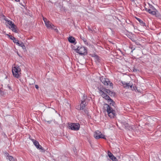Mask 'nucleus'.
Instances as JSON below:
<instances>
[{"mask_svg": "<svg viewBox=\"0 0 161 161\" xmlns=\"http://www.w3.org/2000/svg\"><path fill=\"white\" fill-rule=\"evenodd\" d=\"M21 69L19 66L17 65L13 67L12 72L14 77L18 78L19 77V74H20Z\"/></svg>", "mask_w": 161, "mask_h": 161, "instance_id": "1", "label": "nucleus"}, {"mask_svg": "<svg viewBox=\"0 0 161 161\" xmlns=\"http://www.w3.org/2000/svg\"><path fill=\"white\" fill-rule=\"evenodd\" d=\"M75 50L76 52L81 55H85L87 52V50L85 48L81 46H78Z\"/></svg>", "mask_w": 161, "mask_h": 161, "instance_id": "2", "label": "nucleus"}, {"mask_svg": "<svg viewBox=\"0 0 161 161\" xmlns=\"http://www.w3.org/2000/svg\"><path fill=\"white\" fill-rule=\"evenodd\" d=\"M100 80L106 86L109 85L110 86H113L112 83L108 79L102 77H100Z\"/></svg>", "mask_w": 161, "mask_h": 161, "instance_id": "3", "label": "nucleus"}, {"mask_svg": "<svg viewBox=\"0 0 161 161\" xmlns=\"http://www.w3.org/2000/svg\"><path fill=\"white\" fill-rule=\"evenodd\" d=\"M80 127V125L78 123H71L69 125V127L72 130H78Z\"/></svg>", "mask_w": 161, "mask_h": 161, "instance_id": "4", "label": "nucleus"}, {"mask_svg": "<svg viewBox=\"0 0 161 161\" xmlns=\"http://www.w3.org/2000/svg\"><path fill=\"white\" fill-rule=\"evenodd\" d=\"M94 137L97 139H98L100 138L105 139V136L102 134L100 131L99 130H97L94 133Z\"/></svg>", "mask_w": 161, "mask_h": 161, "instance_id": "5", "label": "nucleus"}, {"mask_svg": "<svg viewBox=\"0 0 161 161\" xmlns=\"http://www.w3.org/2000/svg\"><path fill=\"white\" fill-rule=\"evenodd\" d=\"M32 140L34 144L37 149L41 150L42 152H44L45 151L44 149L39 144L38 142L34 140L33 139H32Z\"/></svg>", "mask_w": 161, "mask_h": 161, "instance_id": "6", "label": "nucleus"}, {"mask_svg": "<svg viewBox=\"0 0 161 161\" xmlns=\"http://www.w3.org/2000/svg\"><path fill=\"white\" fill-rule=\"evenodd\" d=\"M121 83L124 87L127 88H132L133 86L132 84L130 82L127 83L125 81H122Z\"/></svg>", "mask_w": 161, "mask_h": 161, "instance_id": "7", "label": "nucleus"}, {"mask_svg": "<svg viewBox=\"0 0 161 161\" xmlns=\"http://www.w3.org/2000/svg\"><path fill=\"white\" fill-rule=\"evenodd\" d=\"M45 24L47 27L49 29L53 28V27H54V25L49 21H48L47 22H45Z\"/></svg>", "mask_w": 161, "mask_h": 161, "instance_id": "8", "label": "nucleus"}, {"mask_svg": "<svg viewBox=\"0 0 161 161\" xmlns=\"http://www.w3.org/2000/svg\"><path fill=\"white\" fill-rule=\"evenodd\" d=\"M145 9L146 11L152 15H154L156 14V12L155 11L151 9H148L146 8H145Z\"/></svg>", "mask_w": 161, "mask_h": 161, "instance_id": "9", "label": "nucleus"}, {"mask_svg": "<svg viewBox=\"0 0 161 161\" xmlns=\"http://www.w3.org/2000/svg\"><path fill=\"white\" fill-rule=\"evenodd\" d=\"M16 26L14 24H13L9 28H10L13 32H14L15 33H18V31L16 28Z\"/></svg>", "mask_w": 161, "mask_h": 161, "instance_id": "10", "label": "nucleus"}, {"mask_svg": "<svg viewBox=\"0 0 161 161\" xmlns=\"http://www.w3.org/2000/svg\"><path fill=\"white\" fill-rule=\"evenodd\" d=\"M104 98L105 99L108 100V102L110 103V104H112V105H113V104L114 103V102L113 100L110 98L107 95Z\"/></svg>", "mask_w": 161, "mask_h": 161, "instance_id": "11", "label": "nucleus"}, {"mask_svg": "<svg viewBox=\"0 0 161 161\" xmlns=\"http://www.w3.org/2000/svg\"><path fill=\"white\" fill-rule=\"evenodd\" d=\"M86 105V103L85 101H81V103L80 104V109H83Z\"/></svg>", "mask_w": 161, "mask_h": 161, "instance_id": "12", "label": "nucleus"}, {"mask_svg": "<svg viewBox=\"0 0 161 161\" xmlns=\"http://www.w3.org/2000/svg\"><path fill=\"white\" fill-rule=\"evenodd\" d=\"M94 58L96 64H98L100 62L101 60L100 58L97 56H96L94 57Z\"/></svg>", "mask_w": 161, "mask_h": 161, "instance_id": "13", "label": "nucleus"}, {"mask_svg": "<svg viewBox=\"0 0 161 161\" xmlns=\"http://www.w3.org/2000/svg\"><path fill=\"white\" fill-rule=\"evenodd\" d=\"M107 106V112L108 113L110 112H112V111H114V110L112 108H111L109 106L108 104H106Z\"/></svg>", "mask_w": 161, "mask_h": 161, "instance_id": "14", "label": "nucleus"}, {"mask_svg": "<svg viewBox=\"0 0 161 161\" xmlns=\"http://www.w3.org/2000/svg\"><path fill=\"white\" fill-rule=\"evenodd\" d=\"M108 116H109V117H110V118H114V116H115V111H112V112H110L109 113H108Z\"/></svg>", "mask_w": 161, "mask_h": 161, "instance_id": "15", "label": "nucleus"}, {"mask_svg": "<svg viewBox=\"0 0 161 161\" xmlns=\"http://www.w3.org/2000/svg\"><path fill=\"white\" fill-rule=\"evenodd\" d=\"M68 39L69 41L72 43H74L75 40V38L72 36L70 37Z\"/></svg>", "mask_w": 161, "mask_h": 161, "instance_id": "16", "label": "nucleus"}, {"mask_svg": "<svg viewBox=\"0 0 161 161\" xmlns=\"http://www.w3.org/2000/svg\"><path fill=\"white\" fill-rule=\"evenodd\" d=\"M19 46L21 47L24 50H26V47L24 43L21 42H19V44H18Z\"/></svg>", "mask_w": 161, "mask_h": 161, "instance_id": "17", "label": "nucleus"}, {"mask_svg": "<svg viewBox=\"0 0 161 161\" xmlns=\"http://www.w3.org/2000/svg\"><path fill=\"white\" fill-rule=\"evenodd\" d=\"M4 20L7 22L8 24L10 26L14 24V23H13L11 21L8 20L7 19H5Z\"/></svg>", "mask_w": 161, "mask_h": 161, "instance_id": "18", "label": "nucleus"}, {"mask_svg": "<svg viewBox=\"0 0 161 161\" xmlns=\"http://www.w3.org/2000/svg\"><path fill=\"white\" fill-rule=\"evenodd\" d=\"M139 21L141 25L143 26H144L145 25V24L143 22V21L140 19L136 18Z\"/></svg>", "mask_w": 161, "mask_h": 161, "instance_id": "19", "label": "nucleus"}, {"mask_svg": "<svg viewBox=\"0 0 161 161\" xmlns=\"http://www.w3.org/2000/svg\"><path fill=\"white\" fill-rule=\"evenodd\" d=\"M105 92H106L109 95H111L112 94V92L110 90L108 89H105L104 90Z\"/></svg>", "mask_w": 161, "mask_h": 161, "instance_id": "20", "label": "nucleus"}, {"mask_svg": "<svg viewBox=\"0 0 161 161\" xmlns=\"http://www.w3.org/2000/svg\"><path fill=\"white\" fill-rule=\"evenodd\" d=\"M8 159L10 161H17V160L14 159L13 157L12 156H9Z\"/></svg>", "mask_w": 161, "mask_h": 161, "instance_id": "21", "label": "nucleus"}, {"mask_svg": "<svg viewBox=\"0 0 161 161\" xmlns=\"http://www.w3.org/2000/svg\"><path fill=\"white\" fill-rule=\"evenodd\" d=\"M100 94H101V96L104 98L107 95V94L105 93V92H103L102 91H100Z\"/></svg>", "mask_w": 161, "mask_h": 161, "instance_id": "22", "label": "nucleus"}, {"mask_svg": "<svg viewBox=\"0 0 161 161\" xmlns=\"http://www.w3.org/2000/svg\"><path fill=\"white\" fill-rule=\"evenodd\" d=\"M12 38L14 39L13 42L14 43H16L17 44H19V42L18 40H16L15 37H13Z\"/></svg>", "mask_w": 161, "mask_h": 161, "instance_id": "23", "label": "nucleus"}, {"mask_svg": "<svg viewBox=\"0 0 161 161\" xmlns=\"http://www.w3.org/2000/svg\"><path fill=\"white\" fill-rule=\"evenodd\" d=\"M113 161H118L116 158L113 155H112V158H110Z\"/></svg>", "mask_w": 161, "mask_h": 161, "instance_id": "24", "label": "nucleus"}, {"mask_svg": "<svg viewBox=\"0 0 161 161\" xmlns=\"http://www.w3.org/2000/svg\"><path fill=\"white\" fill-rule=\"evenodd\" d=\"M108 154L110 158H112V155H113V154L110 152L109 151H108Z\"/></svg>", "mask_w": 161, "mask_h": 161, "instance_id": "25", "label": "nucleus"}, {"mask_svg": "<svg viewBox=\"0 0 161 161\" xmlns=\"http://www.w3.org/2000/svg\"><path fill=\"white\" fill-rule=\"evenodd\" d=\"M149 6L150 8V9H152L153 10L156 11L155 8L152 5H149Z\"/></svg>", "mask_w": 161, "mask_h": 161, "instance_id": "26", "label": "nucleus"}, {"mask_svg": "<svg viewBox=\"0 0 161 161\" xmlns=\"http://www.w3.org/2000/svg\"><path fill=\"white\" fill-rule=\"evenodd\" d=\"M125 126V127L126 128V129H128L129 130H130V129H133L132 127H130V126H129L128 124H127Z\"/></svg>", "mask_w": 161, "mask_h": 161, "instance_id": "27", "label": "nucleus"}, {"mask_svg": "<svg viewBox=\"0 0 161 161\" xmlns=\"http://www.w3.org/2000/svg\"><path fill=\"white\" fill-rule=\"evenodd\" d=\"M80 38L81 39H82L83 41L84 42H86V39L84 38L83 37H82V36H80Z\"/></svg>", "mask_w": 161, "mask_h": 161, "instance_id": "28", "label": "nucleus"}, {"mask_svg": "<svg viewBox=\"0 0 161 161\" xmlns=\"http://www.w3.org/2000/svg\"><path fill=\"white\" fill-rule=\"evenodd\" d=\"M52 29H54L55 32H56L57 33L58 32V30L56 28H55V27L54 26V27H53V28H52Z\"/></svg>", "mask_w": 161, "mask_h": 161, "instance_id": "29", "label": "nucleus"}, {"mask_svg": "<svg viewBox=\"0 0 161 161\" xmlns=\"http://www.w3.org/2000/svg\"><path fill=\"white\" fill-rule=\"evenodd\" d=\"M43 19L45 24V22H48V21L47 20V19L43 17Z\"/></svg>", "mask_w": 161, "mask_h": 161, "instance_id": "30", "label": "nucleus"}, {"mask_svg": "<svg viewBox=\"0 0 161 161\" xmlns=\"http://www.w3.org/2000/svg\"><path fill=\"white\" fill-rule=\"evenodd\" d=\"M7 35L13 41L14 39L12 38L14 37V36H10L8 34H7Z\"/></svg>", "mask_w": 161, "mask_h": 161, "instance_id": "31", "label": "nucleus"}, {"mask_svg": "<svg viewBox=\"0 0 161 161\" xmlns=\"http://www.w3.org/2000/svg\"><path fill=\"white\" fill-rule=\"evenodd\" d=\"M3 92L1 90H0V95H3Z\"/></svg>", "mask_w": 161, "mask_h": 161, "instance_id": "32", "label": "nucleus"}, {"mask_svg": "<svg viewBox=\"0 0 161 161\" xmlns=\"http://www.w3.org/2000/svg\"><path fill=\"white\" fill-rule=\"evenodd\" d=\"M35 88L37 89H38V88H39V87H38V86L37 85H35Z\"/></svg>", "mask_w": 161, "mask_h": 161, "instance_id": "33", "label": "nucleus"}, {"mask_svg": "<svg viewBox=\"0 0 161 161\" xmlns=\"http://www.w3.org/2000/svg\"><path fill=\"white\" fill-rule=\"evenodd\" d=\"M137 69H135V68L133 69V71L134 72H136V71H137Z\"/></svg>", "mask_w": 161, "mask_h": 161, "instance_id": "34", "label": "nucleus"}, {"mask_svg": "<svg viewBox=\"0 0 161 161\" xmlns=\"http://www.w3.org/2000/svg\"><path fill=\"white\" fill-rule=\"evenodd\" d=\"M88 30L90 31H92V29L90 28H89V27L88 28Z\"/></svg>", "mask_w": 161, "mask_h": 161, "instance_id": "35", "label": "nucleus"}, {"mask_svg": "<svg viewBox=\"0 0 161 161\" xmlns=\"http://www.w3.org/2000/svg\"><path fill=\"white\" fill-rule=\"evenodd\" d=\"M16 2H19V0H15Z\"/></svg>", "mask_w": 161, "mask_h": 161, "instance_id": "36", "label": "nucleus"}, {"mask_svg": "<svg viewBox=\"0 0 161 161\" xmlns=\"http://www.w3.org/2000/svg\"><path fill=\"white\" fill-rule=\"evenodd\" d=\"M132 1H133V0H132Z\"/></svg>", "mask_w": 161, "mask_h": 161, "instance_id": "37", "label": "nucleus"}]
</instances>
